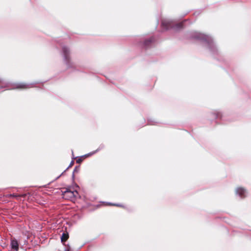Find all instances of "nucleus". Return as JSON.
Masks as SVG:
<instances>
[{"instance_id":"nucleus-1","label":"nucleus","mask_w":251,"mask_h":251,"mask_svg":"<svg viewBox=\"0 0 251 251\" xmlns=\"http://www.w3.org/2000/svg\"><path fill=\"white\" fill-rule=\"evenodd\" d=\"M77 195L78 193L76 190L72 191L70 189H67L63 193V197L66 199L73 201L75 200Z\"/></svg>"},{"instance_id":"nucleus-2","label":"nucleus","mask_w":251,"mask_h":251,"mask_svg":"<svg viewBox=\"0 0 251 251\" xmlns=\"http://www.w3.org/2000/svg\"><path fill=\"white\" fill-rule=\"evenodd\" d=\"M6 87H7L8 89H26L28 88L27 85L22 83L13 84L11 87H10L9 86H6Z\"/></svg>"},{"instance_id":"nucleus-3","label":"nucleus","mask_w":251,"mask_h":251,"mask_svg":"<svg viewBox=\"0 0 251 251\" xmlns=\"http://www.w3.org/2000/svg\"><path fill=\"white\" fill-rule=\"evenodd\" d=\"M11 249L14 251H18L19 250V244L17 240H12L10 243Z\"/></svg>"},{"instance_id":"nucleus-4","label":"nucleus","mask_w":251,"mask_h":251,"mask_svg":"<svg viewBox=\"0 0 251 251\" xmlns=\"http://www.w3.org/2000/svg\"><path fill=\"white\" fill-rule=\"evenodd\" d=\"M246 190L242 188H238L236 190V193L241 197L245 196Z\"/></svg>"},{"instance_id":"nucleus-5","label":"nucleus","mask_w":251,"mask_h":251,"mask_svg":"<svg viewBox=\"0 0 251 251\" xmlns=\"http://www.w3.org/2000/svg\"><path fill=\"white\" fill-rule=\"evenodd\" d=\"M69 238V235L67 233H63L61 237V240L62 242H65Z\"/></svg>"},{"instance_id":"nucleus-6","label":"nucleus","mask_w":251,"mask_h":251,"mask_svg":"<svg viewBox=\"0 0 251 251\" xmlns=\"http://www.w3.org/2000/svg\"><path fill=\"white\" fill-rule=\"evenodd\" d=\"M64 55V57L66 59L67 58L68 54H69V51L67 48L64 47L62 49Z\"/></svg>"},{"instance_id":"nucleus-7","label":"nucleus","mask_w":251,"mask_h":251,"mask_svg":"<svg viewBox=\"0 0 251 251\" xmlns=\"http://www.w3.org/2000/svg\"><path fill=\"white\" fill-rule=\"evenodd\" d=\"M167 23L165 21H163L162 23V25L166 28H168L169 27L167 25Z\"/></svg>"},{"instance_id":"nucleus-8","label":"nucleus","mask_w":251,"mask_h":251,"mask_svg":"<svg viewBox=\"0 0 251 251\" xmlns=\"http://www.w3.org/2000/svg\"><path fill=\"white\" fill-rule=\"evenodd\" d=\"M2 84H3L2 81L0 79V88H2L3 87Z\"/></svg>"},{"instance_id":"nucleus-9","label":"nucleus","mask_w":251,"mask_h":251,"mask_svg":"<svg viewBox=\"0 0 251 251\" xmlns=\"http://www.w3.org/2000/svg\"><path fill=\"white\" fill-rule=\"evenodd\" d=\"M113 205H114L118 206H120V205H119V204H113Z\"/></svg>"}]
</instances>
